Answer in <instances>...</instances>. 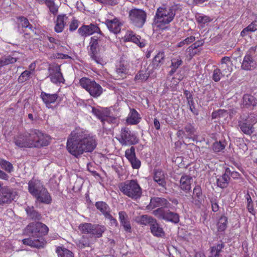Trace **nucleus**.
I'll list each match as a JSON object with an SVG mask.
<instances>
[{
  "instance_id": "19",
  "label": "nucleus",
  "mask_w": 257,
  "mask_h": 257,
  "mask_svg": "<svg viewBox=\"0 0 257 257\" xmlns=\"http://www.w3.org/2000/svg\"><path fill=\"white\" fill-rule=\"evenodd\" d=\"M120 223L126 232H132V226L130 219L127 213L124 211H119L118 213Z\"/></svg>"
},
{
  "instance_id": "42",
  "label": "nucleus",
  "mask_w": 257,
  "mask_h": 257,
  "mask_svg": "<svg viewBox=\"0 0 257 257\" xmlns=\"http://www.w3.org/2000/svg\"><path fill=\"white\" fill-rule=\"evenodd\" d=\"M257 30V22L253 21L247 27L244 28L240 33V35L244 37L249 32H253Z\"/></svg>"
},
{
  "instance_id": "30",
  "label": "nucleus",
  "mask_w": 257,
  "mask_h": 257,
  "mask_svg": "<svg viewBox=\"0 0 257 257\" xmlns=\"http://www.w3.org/2000/svg\"><path fill=\"white\" fill-rule=\"evenodd\" d=\"M28 217L32 220H40L42 216L40 213L36 210L33 207H27L25 209Z\"/></svg>"
},
{
  "instance_id": "29",
  "label": "nucleus",
  "mask_w": 257,
  "mask_h": 257,
  "mask_svg": "<svg viewBox=\"0 0 257 257\" xmlns=\"http://www.w3.org/2000/svg\"><path fill=\"white\" fill-rule=\"evenodd\" d=\"M141 117L138 112L134 108L130 109V112L126 119V122L131 124H136L140 122Z\"/></svg>"
},
{
  "instance_id": "10",
  "label": "nucleus",
  "mask_w": 257,
  "mask_h": 257,
  "mask_svg": "<svg viewBox=\"0 0 257 257\" xmlns=\"http://www.w3.org/2000/svg\"><path fill=\"white\" fill-rule=\"evenodd\" d=\"M129 18L135 26L141 28L146 22V13L141 9H132L129 13Z\"/></svg>"
},
{
  "instance_id": "4",
  "label": "nucleus",
  "mask_w": 257,
  "mask_h": 257,
  "mask_svg": "<svg viewBox=\"0 0 257 257\" xmlns=\"http://www.w3.org/2000/svg\"><path fill=\"white\" fill-rule=\"evenodd\" d=\"M120 191L125 196L137 200L142 195V189L136 180H127L118 185Z\"/></svg>"
},
{
  "instance_id": "1",
  "label": "nucleus",
  "mask_w": 257,
  "mask_h": 257,
  "mask_svg": "<svg viewBox=\"0 0 257 257\" xmlns=\"http://www.w3.org/2000/svg\"><path fill=\"white\" fill-rule=\"evenodd\" d=\"M94 137L85 130L77 127L73 130L67 142V149L73 156L79 157L84 153L91 152L96 148Z\"/></svg>"
},
{
  "instance_id": "59",
  "label": "nucleus",
  "mask_w": 257,
  "mask_h": 257,
  "mask_svg": "<svg viewBox=\"0 0 257 257\" xmlns=\"http://www.w3.org/2000/svg\"><path fill=\"white\" fill-rule=\"evenodd\" d=\"M131 163L132 167L134 169H138L141 166V161L136 158V156L128 160Z\"/></svg>"
},
{
  "instance_id": "55",
  "label": "nucleus",
  "mask_w": 257,
  "mask_h": 257,
  "mask_svg": "<svg viewBox=\"0 0 257 257\" xmlns=\"http://www.w3.org/2000/svg\"><path fill=\"white\" fill-rule=\"evenodd\" d=\"M77 244L80 248H83L85 247L89 246L90 245V242L87 238L83 236L78 241Z\"/></svg>"
},
{
  "instance_id": "21",
  "label": "nucleus",
  "mask_w": 257,
  "mask_h": 257,
  "mask_svg": "<svg viewBox=\"0 0 257 257\" xmlns=\"http://www.w3.org/2000/svg\"><path fill=\"white\" fill-rule=\"evenodd\" d=\"M238 126L241 131L247 135H251L254 131V128L252 123H249L246 121L244 119V117L242 118L241 120L238 121Z\"/></svg>"
},
{
  "instance_id": "24",
  "label": "nucleus",
  "mask_w": 257,
  "mask_h": 257,
  "mask_svg": "<svg viewBox=\"0 0 257 257\" xmlns=\"http://www.w3.org/2000/svg\"><path fill=\"white\" fill-rule=\"evenodd\" d=\"M166 203V199L155 197L152 198L150 204L147 206L148 209H154L156 207L164 209V206Z\"/></svg>"
},
{
  "instance_id": "15",
  "label": "nucleus",
  "mask_w": 257,
  "mask_h": 257,
  "mask_svg": "<svg viewBox=\"0 0 257 257\" xmlns=\"http://www.w3.org/2000/svg\"><path fill=\"white\" fill-rule=\"evenodd\" d=\"M78 34L83 38L91 35L94 33H97L100 35L103 34L98 26L91 24L89 25H83L78 30Z\"/></svg>"
},
{
  "instance_id": "2",
  "label": "nucleus",
  "mask_w": 257,
  "mask_h": 257,
  "mask_svg": "<svg viewBox=\"0 0 257 257\" xmlns=\"http://www.w3.org/2000/svg\"><path fill=\"white\" fill-rule=\"evenodd\" d=\"M48 231V228L45 224L39 222L31 223L27 226L26 232L29 235L39 238H28L24 239L22 240L23 243L31 247L38 248H43L46 244V242L42 236L47 233Z\"/></svg>"
},
{
  "instance_id": "17",
  "label": "nucleus",
  "mask_w": 257,
  "mask_h": 257,
  "mask_svg": "<svg viewBox=\"0 0 257 257\" xmlns=\"http://www.w3.org/2000/svg\"><path fill=\"white\" fill-rule=\"evenodd\" d=\"M44 187L42 183L39 180L33 179L28 183L29 192L33 197L37 195Z\"/></svg>"
},
{
  "instance_id": "31",
  "label": "nucleus",
  "mask_w": 257,
  "mask_h": 257,
  "mask_svg": "<svg viewBox=\"0 0 257 257\" xmlns=\"http://www.w3.org/2000/svg\"><path fill=\"white\" fill-rule=\"evenodd\" d=\"M155 218L149 216L148 215H143L136 217V221L142 225H147L148 224L151 225L153 223Z\"/></svg>"
},
{
  "instance_id": "45",
  "label": "nucleus",
  "mask_w": 257,
  "mask_h": 257,
  "mask_svg": "<svg viewBox=\"0 0 257 257\" xmlns=\"http://www.w3.org/2000/svg\"><path fill=\"white\" fill-rule=\"evenodd\" d=\"M0 166L3 169L9 173L14 170L13 166L10 162L1 158H0Z\"/></svg>"
},
{
  "instance_id": "37",
  "label": "nucleus",
  "mask_w": 257,
  "mask_h": 257,
  "mask_svg": "<svg viewBox=\"0 0 257 257\" xmlns=\"http://www.w3.org/2000/svg\"><path fill=\"white\" fill-rule=\"evenodd\" d=\"M56 252L58 257H74L72 252L63 247H57Z\"/></svg>"
},
{
  "instance_id": "23",
  "label": "nucleus",
  "mask_w": 257,
  "mask_h": 257,
  "mask_svg": "<svg viewBox=\"0 0 257 257\" xmlns=\"http://www.w3.org/2000/svg\"><path fill=\"white\" fill-rule=\"evenodd\" d=\"M68 17L66 15H59L57 17L55 31L57 33H60L63 31L65 26L66 25Z\"/></svg>"
},
{
  "instance_id": "33",
  "label": "nucleus",
  "mask_w": 257,
  "mask_h": 257,
  "mask_svg": "<svg viewBox=\"0 0 257 257\" xmlns=\"http://www.w3.org/2000/svg\"><path fill=\"white\" fill-rule=\"evenodd\" d=\"M105 230L106 228L104 226L93 224L90 234L100 237Z\"/></svg>"
},
{
  "instance_id": "14",
  "label": "nucleus",
  "mask_w": 257,
  "mask_h": 257,
  "mask_svg": "<svg viewBox=\"0 0 257 257\" xmlns=\"http://www.w3.org/2000/svg\"><path fill=\"white\" fill-rule=\"evenodd\" d=\"M130 63L125 60L120 61L116 66L114 73V78L116 80L123 79L126 78L130 69Z\"/></svg>"
},
{
  "instance_id": "40",
  "label": "nucleus",
  "mask_w": 257,
  "mask_h": 257,
  "mask_svg": "<svg viewBox=\"0 0 257 257\" xmlns=\"http://www.w3.org/2000/svg\"><path fill=\"white\" fill-rule=\"evenodd\" d=\"M91 107L92 113L95 115L99 119H100L102 122L106 120L107 116L105 113L102 110L101 108H98L94 107Z\"/></svg>"
},
{
  "instance_id": "51",
  "label": "nucleus",
  "mask_w": 257,
  "mask_h": 257,
  "mask_svg": "<svg viewBox=\"0 0 257 257\" xmlns=\"http://www.w3.org/2000/svg\"><path fill=\"white\" fill-rule=\"evenodd\" d=\"M149 77V74L146 71L141 70L136 75L135 79L136 80H141V81H146Z\"/></svg>"
},
{
  "instance_id": "8",
  "label": "nucleus",
  "mask_w": 257,
  "mask_h": 257,
  "mask_svg": "<svg viewBox=\"0 0 257 257\" xmlns=\"http://www.w3.org/2000/svg\"><path fill=\"white\" fill-rule=\"evenodd\" d=\"M153 213L155 215L157 216L159 218L168 222L176 224L180 221L179 215L175 212V211L165 210L162 208H159L154 210Z\"/></svg>"
},
{
  "instance_id": "49",
  "label": "nucleus",
  "mask_w": 257,
  "mask_h": 257,
  "mask_svg": "<svg viewBox=\"0 0 257 257\" xmlns=\"http://www.w3.org/2000/svg\"><path fill=\"white\" fill-rule=\"evenodd\" d=\"M19 20L20 21V25H21L22 28H29L31 31L34 32L32 25L30 24L28 20L26 18L20 17L19 18Z\"/></svg>"
},
{
  "instance_id": "61",
  "label": "nucleus",
  "mask_w": 257,
  "mask_h": 257,
  "mask_svg": "<svg viewBox=\"0 0 257 257\" xmlns=\"http://www.w3.org/2000/svg\"><path fill=\"white\" fill-rule=\"evenodd\" d=\"M193 196L197 197L198 199H200L202 196V190L201 187L199 185H197L193 189Z\"/></svg>"
},
{
  "instance_id": "35",
  "label": "nucleus",
  "mask_w": 257,
  "mask_h": 257,
  "mask_svg": "<svg viewBox=\"0 0 257 257\" xmlns=\"http://www.w3.org/2000/svg\"><path fill=\"white\" fill-rule=\"evenodd\" d=\"M45 3L49 8L51 13L53 15H56L57 14L60 6L58 4H56L54 0H45Z\"/></svg>"
},
{
  "instance_id": "26",
  "label": "nucleus",
  "mask_w": 257,
  "mask_h": 257,
  "mask_svg": "<svg viewBox=\"0 0 257 257\" xmlns=\"http://www.w3.org/2000/svg\"><path fill=\"white\" fill-rule=\"evenodd\" d=\"M193 181L192 178L189 176H182L180 180V186L182 190L185 192L191 189V184Z\"/></svg>"
},
{
  "instance_id": "20",
  "label": "nucleus",
  "mask_w": 257,
  "mask_h": 257,
  "mask_svg": "<svg viewBox=\"0 0 257 257\" xmlns=\"http://www.w3.org/2000/svg\"><path fill=\"white\" fill-rule=\"evenodd\" d=\"M105 24L106 25L109 30L114 34H117L120 31L121 23L119 20L114 18L113 20H106Z\"/></svg>"
},
{
  "instance_id": "60",
  "label": "nucleus",
  "mask_w": 257,
  "mask_h": 257,
  "mask_svg": "<svg viewBox=\"0 0 257 257\" xmlns=\"http://www.w3.org/2000/svg\"><path fill=\"white\" fill-rule=\"evenodd\" d=\"M135 149L134 147H131L130 149H127L125 152V156L127 160L132 159L133 157H135Z\"/></svg>"
},
{
  "instance_id": "58",
  "label": "nucleus",
  "mask_w": 257,
  "mask_h": 257,
  "mask_svg": "<svg viewBox=\"0 0 257 257\" xmlns=\"http://www.w3.org/2000/svg\"><path fill=\"white\" fill-rule=\"evenodd\" d=\"M244 119L249 123H252L253 125L257 122V115L254 113H250L246 117H244Z\"/></svg>"
},
{
  "instance_id": "25",
  "label": "nucleus",
  "mask_w": 257,
  "mask_h": 257,
  "mask_svg": "<svg viewBox=\"0 0 257 257\" xmlns=\"http://www.w3.org/2000/svg\"><path fill=\"white\" fill-rule=\"evenodd\" d=\"M150 231L154 236L157 237H162L165 234L163 228L158 223L156 219L150 225Z\"/></svg>"
},
{
  "instance_id": "27",
  "label": "nucleus",
  "mask_w": 257,
  "mask_h": 257,
  "mask_svg": "<svg viewBox=\"0 0 257 257\" xmlns=\"http://www.w3.org/2000/svg\"><path fill=\"white\" fill-rule=\"evenodd\" d=\"M154 180L157 182L159 186L163 189H166V182L165 179V175L162 171L157 170L154 173Z\"/></svg>"
},
{
  "instance_id": "41",
  "label": "nucleus",
  "mask_w": 257,
  "mask_h": 257,
  "mask_svg": "<svg viewBox=\"0 0 257 257\" xmlns=\"http://www.w3.org/2000/svg\"><path fill=\"white\" fill-rule=\"evenodd\" d=\"M184 130L185 133V137L187 138H192L195 136V128L194 125L190 123L185 124Z\"/></svg>"
},
{
  "instance_id": "18",
  "label": "nucleus",
  "mask_w": 257,
  "mask_h": 257,
  "mask_svg": "<svg viewBox=\"0 0 257 257\" xmlns=\"http://www.w3.org/2000/svg\"><path fill=\"white\" fill-rule=\"evenodd\" d=\"M36 201L46 204H50L52 202V198L47 189L44 187L38 192V194L34 196Z\"/></svg>"
},
{
  "instance_id": "56",
  "label": "nucleus",
  "mask_w": 257,
  "mask_h": 257,
  "mask_svg": "<svg viewBox=\"0 0 257 257\" xmlns=\"http://www.w3.org/2000/svg\"><path fill=\"white\" fill-rule=\"evenodd\" d=\"M224 247L223 243L218 244L215 246H212L210 248V253L218 254H220L222 249Z\"/></svg>"
},
{
  "instance_id": "13",
  "label": "nucleus",
  "mask_w": 257,
  "mask_h": 257,
  "mask_svg": "<svg viewBox=\"0 0 257 257\" xmlns=\"http://www.w3.org/2000/svg\"><path fill=\"white\" fill-rule=\"evenodd\" d=\"M16 196V191L0 184V205L11 203L15 199Z\"/></svg>"
},
{
  "instance_id": "9",
  "label": "nucleus",
  "mask_w": 257,
  "mask_h": 257,
  "mask_svg": "<svg viewBox=\"0 0 257 257\" xmlns=\"http://www.w3.org/2000/svg\"><path fill=\"white\" fill-rule=\"evenodd\" d=\"M103 40L102 37H92L90 39L89 47V54L91 58L96 63L102 65V60L98 56V42Z\"/></svg>"
},
{
  "instance_id": "48",
  "label": "nucleus",
  "mask_w": 257,
  "mask_h": 257,
  "mask_svg": "<svg viewBox=\"0 0 257 257\" xmlns=\"http://www.w3.org/2000/svg\"><path fill=\"white\" fill-rule=\"evenodd\" d=\"M93 224L90 223H84L81 224L79 228L83 233L91 234V229L93 227Z\"/></svg>"
},
{
  "instance_id": "11",
  "label": "nucleus",
  "mask_w": 257,
  "mask_h": 257,
  "mask_svg": "<svg viewBox=\"0 0 257 257\" xmlns=\"http://www.w3.org/2000/svg\"><path fill=\"white\" fill-rule=\"evenodd\" d=\"M256 46L251 47L247 51L243 58L241 68L244 70H250L254 68L256 65V62L254 58L255 55Z\"/></svg>"
},
{
  "instance_id": "52",
  "label": "nucleus",
  "mask_w": 257,
  "mask_h": 257,
  "mask_svg": "<svg viewBox=\"0 0 257 257\" xmlns=\"http://www.w3.org/2000/svg\"><path fill=\"white\" fill-rule=\"evenodd\" d=\"M32 71L25 70L22 72L18 78L19 83H23L30 79Z\"/></svg>"
},
{
  "instance_id": "50",
  "label": "nucleus",
  "mask_w": 257,
  "mask_h": 257,
  "mask_svg": "<svg viewBox=\"0 0 257 257\" xmlns=\"http://www.w3.org/2000/svg\"><path fill=\"white\" fill-rule=\"evenodd\" d=\"M225 148V144L220 141L215 142L212 145V148L214 152L218 153L224 150Z\"/></svg>"
},
{
  "instance_id": "46",
  "label": "nucleus",
  "mask_w": 257,
  "mask_h": 257,
  "mask_svg": "<svg viewBox=\"0 0 257 257\" xmlns=\"http://www.w3.org/2000/svg\"><path fill=\"white\" fill-rule=\"evenodd\" d=\"M227 218L225 216H222L217 223L218 230L219 231H224L227 226Z\"/></svg>"
},
{
  "instance_id": "3",
  "label": "nucleus",
  "mask_w": 257,
  "mask_h": 257,
  "mask_svg": "<svg viewBox=\"0 0 257 257\" xmlns=\"http://www.w3.org/2000/svg\"><path fill=\"white\" fill-rule=\"evenodd\" d=\"M176 15L174 6H163L157 9L154 21V27L156 30H165L166 25L171 23Z\"/></svg>"
},
{
  "instance_id": "62",
  "label": "nucleus",
  "mask_w": 257,
  "mask_h": 257,
  "mask_svg": "<svg viewBox=\"0 0 257 257\" xmlns=\"http://www.w3.org/2000/svg\"><path fill=\"white\" fill-rule=\"evenodd\" d=\"M48 39L49 41L51 43V45L49 46V48L51 49H54L55 45H59L60 44L59 40L52 37H48Z\"/></svg>"
},
{
  "instance_id": "39",
  "label": "nucleus",
  "mask_w": 257,
  "mask_h": 257,
  "mask_svg": "<svg viewBox=\"0 0 257 257\" xmlns=\"http://www.w3.org/2000/svg\"><path fill=\"white\" fill-rule=\"evenodd\" d=\"M230 178L226 175H222L217 179L216 183L218 187L221 188H226L228 186Z\"/></svg>"
},
{
  "instance_id": "47",
  "label": "nucleus",
  "mask_w": 257,
  "mask_h": 257,
  "mask_svg": "<svg viewBox=\"0 0 257 257\" xmlns=\"http://www.w3.org/2000/svg\"><path fill=\"white\" fill-rule=\"evenodd\" d=\"M16 61L17 58L13 57L11 56L2 57L1 58H0V63L1 64L2 67L9 65L10 64L14 63Z\"/></svg>"
},
{
  "instance_id": "53",
  "label": "nucleus",
  "mask_w": 257,
  "mask_h": 257,
  "mask_svg": "<svg viewBox=\"0 0 257 257\" xmlns=\"http://www.w3.org/2000/svg\"><path fill=\"white\" fill-rule=\"evenodd\" d=\"M197 22L201 25H205L211 21L210 17L205 15H198L196 16Z\"/></svg>"
},
{
  "instance_id": "16",
  "label": "nucleus",
  "mask_w": 257,
  "mask_h": 257,
  "mask_svg": "<svg viewBox=\"0 0 257 257\" xmlns=\"http://www.w3.org/2000/svg\"><path fill=\"white\" fill-rule=\"evenodd\" d=\"M51 81L54 83L63 82L64 80L62 74L61 72L60 67L59 65L50 66L48 69Z\"/></svg>"
},
{
  "instance_id": "38",
  "label": "nucleus",
  "mask_w": 257,
  "mask_h": 257,
  "mask_svg": "<svg viewBox=\"0 0 257 257\" xmlns=\"http://www.w3.org/2000/svg\"><path fill=\"white\" fill-rule=\"evenodd\" d=\"M95 207L105 216L109 213V207L108 205L104 202L98 201L96 202Z\"/></svg>"
},
{
  "instance_id": "54",
  "label": "nucleus",
  "mask_w": 257,
  "mask_h": 257,
  "mask_svg": "<svg viewBox=\"0 0 257 257\" xmlns=\"http://www.w3.org/2000/svg\"><path fill=\"white\" fill-rule=\"evenodd\" d=\"M225 75H223V73L220 69L216 68L213 71L212 79L214 81L218 82L220 80L222 76Z\"/></svg>"
},
{
  "instance_id": "43",
  "label": "nucleus",
  "mask_w": 257,
  "mask_h": 257,
  "mask_svg": "<svg viewBox=\"0 0 257 257\" xmlns=\"http://www.w3.org/2000/svg\"><path fill=\"white\" fill-rule=\"evenodd\" d=\"M204 41L203 40H198L189 46L188 48V51L189 55L194 56L197 53V49L203 45Z\"/></svg>"
},
{
  "instance_id": "7",
  "label": "nucleus",
  "mask_w": 257,
  "mask_h": 257,
  "mask_svg": "<svg viewBox=\"0 0 257 257\" xmlns=\"http://www.w3.org/2000/svg\"><path fill=\"white\" fill-rule=\"evenodd\" d=\"M33 130L15 137V144L20 148H33Z\"/></svg>"
},
{
  "instance_id": "44",
  "label": "nucleus",
  "mask_w": 257,
  "mask_h": 257,
  "mask_svg": "<svg viewBox=\"0 0 257 257\" xmlns=\"http://www.w3.org/2000/svg\"><path fill=\"white\" fill-rule=\"evenodd\" d=\"M178 204V201L176 199H169V201L166 199V203L164 206V209L167 208L171 211H176L177 205Z\"/></svg>"
},
{
  "instance_id": "36",
  "label": "nucleus",
  "mask_w": 257,
  "mask_h": 257,
  "mask_svg": "<svg viewBox=\"0 0 257 257\" xmlns=\"http://www.w3.org/2000/svg\"><path fill=\"white\" fill-rule=\"evenodd\" d=\"M165 54L164 52H159L154 57L153 61L154 67L157 68L163 64L164 62Z\"/></svg>"
},
{
  "instance_id": "34",
  "label": "nucleus",
  "mask_w": 257,
  "mask_h": 257,
  "mask_svg": "<svg viewBox=\"0 0 257 257\" xmlns=\"http://www.w3.org/2000/svg\"><path fill=\"white\" fill-rule=\"evenodd\" d=\"M243 103L247 107L255 106L257 104V100L252 95L245 94L243 97Z\"/></svg>"
},
{
  "instance_id": "5",
  "label": "nucleus",
  "mask_w": 257,
  "mask_h": 257,
  "mask_svg": "<svg viewBox=\"0 0 257 257\" xmlns=\"http://www.w3.org/2000/svg\"><path fill=\"white\" fill-rule=\"evenodd\" d=\"M116 139L122 146L134 145L139 142V139L136 134L127 127L121 128Z\"/></svg>"
},
{
  "instance_id": "64",
  "label": "nucleus",
  "mask_w": 257,
  "mask_h": 257,
  "mask_svg": "<svg viewBox=\"0 0 257 257\" xmlns=\"http://www.w3.org/2000/svg\"><path fill=\"white\" fill-rule=\"evenodd\" d=\"M96 1L106 5L115 6L118 4L117 0H96Z\"/></svg>"
},
{
  "instance_id": "63",
  "label": "nucleus",
  "mask_w": 257,
  "mask_h": 257,
  "mask_svg": "<svg viewBox=\"0 0 257 257\" xmlns=\"http://www.w3.org/2000/svg\"><path fill=\"white\" fill-rule=\"evenodd\" d=\"M79 26V22L77 20L73 19L71 22L69 26V30L70 31H74L76 30Z\"/></svg>"
},
{
  "instance_id": "32",
  "label": "nucleus",
  "mask_w": 257,
  "mask_h": 257,
  "mask_svg": "<svg viewBox=\"0 0 257 257\" xmlns=\"http://www.w3.org/2000/svg\"><path fill=\"white\" fill-rule=\"evenodd\" d=\"M182 64V61L180 56L172 58L171 59V65L170 66L171 69L169 71V75H172Z\"/></svg>"
},
{
  "instance_id": "12",
  "label": "nucleus",
  "mask_w": 257,
  "mask_h": 257,
  "mask_svg": "<svg viewBox=\"0 0 257 257\" xmlns=\"http://www.w3.org/2000/svg\"><path fill=\"white\" fill-rule=\"evenodd\" d=\"M33 148H41L48 145L50 142V137L38 130H33Z\"/></svg>"
},
{
  "instance_id": "22",
  "label": "nucleus",
  "mask_w": 257,
  "mask_h": 257,
  "mask_svg": "<svg viewBox=\"0 0 257 257\" xmlns=\"http://www.w3.org/2000/svg\"><path fill=\"white\" fill-rule=\"evenodd\" d=\"M58 97V96L57 94H51L44 92H42L41 94V98L46 104L47 107L49 108H52L51 104L54 103Z\"/></svg>"
},
{
  "instance_id": "6",
  "label": "nucleus",
  "mask_w": 257,
  "mask_h": 257,
  "mask_svg": "<svg viewBox=\"0 0 257 257\" xmlns=\"http://www.w3.org/2000/svg\"><path fill=\"white\" fill-rule=\"evenodd\" d=\"M80 85L86 89L94 97L99 96L102 93L103 89L101 86L95 81L83 77L80 80Z\"/></svg>"
},
{
  "instance_id": "28",
  "label": "nucleus",
  "mask_w": 257,
  "mask_h": 257,
  "mask_svg": "<svg viewBox=\"0 0 257 257\" xmlns=\"http://www.w3.org/2000/svg\"><path fill=\"white\" fill-rule=\"evenodd\" d=\"M125 41H131L139 45L140 47H144L145 44L140 42V37L136 36L132 31H127L124 36Z\"/></svg>"
},
{
  "instance_id": "57",
  "label": "nucleus",
  "mask_w": 257,
  "mask_h": 257,
  "mask_svg": "<svg viewBox=\"0 0 257 257\" xmlns=\"http://www.w3.org/2000/svg\"><path fill=\"white\" fill-rule=\"evenodd\" d=\"M220 69L223 73V75H226L227 76L231 71V68L229 64H220Z\"/></svg>"
}]
</instances>
